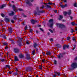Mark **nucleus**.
<instances>
[{
    "mask_svg": "<svg viewBox=\"0 0 77 77\" xmlns=\"http://www.w3.org/2000/svg\"><path fill=\"white\" fill-rule=\"evenodd\" d=\"M49 23L48 25L51 29H53V19H51L49 20Z\"/></svg>",
    "mask_w": 77,
    "mask_h": 77,
    "instance_id": "obj_1",
    "label": "nucleus"
},
{
    "mask_svg": "<svg viewBox=\"0 0 77 77\" xmlns=\"http://www.w3.org/2000/svg\"><path fill=\"white\" fill-rule=\"evenodd\" d=\"M71 67L72 69H74L75 68H77V63H72L71 65Z\"/></svg>",
    "mask_w": 77,
    "mask_h": 77,
    "instance_id": "obj_2",
    "label": "nucleus"
},
{
    "mask_svg": "<svg viewBox=\"0 0 77 77\" xmlns=\"http://www.w3.org/2000/svg\"><path fill=\"white\" fill-rule=\"evenodd\" d=\"M57 26H59L60 28H65L66 27V26L63 24L57 23Z\"/></svg>",
    "mask_w": 77,
    "mask_h": 77,
    "instance_id": "obj_3",
    "label": "nucleus"
},
{
    "mask_svg": "<svg viewBox=\"0 0 77 77\" xmlns=\"http://www.w3.org/2000/svg\"><path fill=\"white\" fill-rule=\"evenodd\" d=\"M65 53H60V55L57 56V57H58V59H60L61 57H63V55H65Z\"/></svg>",
    "mask_w": 77,
    "mask_h": 77,
    "instance_id": "obj_4",
    "label": "nucleus"
},
{
    "mask_svg": "<svg viewBox=\"0 0 77 77\" xmlns=\"http://www.w3.org/2000/svg\"><path fill=\"white\" fill-rule=\"evenodd\" d=\"M44 12V11H43L42 10L41 11H40L38 12V13H37L36 12H35L34 14L35 15H40V13H43Z\"/></svg>",
    "mask_w": 77,
    "mask_h": 77,
    "instance_id": "obj_5",
    "label": "nucleus"
},
{
    "mask_svg": "<svg viewBox=\"0 0 77 77\" xmlns=\"http://www.w3.org/2000/svg\"><path fill=\"white\" fill-rule=\"evenodd\" d=\"M14 51L16 53H18L20 52V50L17 48H14Z\"/></svg>",
    "mask_w": 77,
    "mask_h": 77,
    "instance_id": "obj_6",
    "label": "nucleus"
},
{
    "mask_svg": "<svg viewBox=\"0 0 77 77\" xmlns=\"http://www.w3.org/2000/svg\"><path fill=\"white\" fill-rule=\"evenodd\" d=\"M26 3L29 5V6H31L32 5V3L30 2V1L29 0H26Z\"/></svg>",
    "mask_w": 77,
    "mask_h": 77,
    "instance_id": "obj_7",
    "label": "nucleus"
},
{
    "mask_svg": "<svg viewBox=\"0 0 77 77\" xmlns=\"http://www.w3.org/2000/svg\"><path fill=\"white\" fill-rule=\"evenodd\" d=\"M26 59H27V60H29V59H30L31 58L30 57V55L29 54H27Z\"/></svg>",
    "mask_w": 77,
    "mask_h": 77,
    "instance_id": "obj_8",
    "label": "nucleus"
},
{
    "mask_svg": "<svg viewBox=\"0 0 77 77\" xmlns=\"http://www.w3.org/2000/svg\"><path fill=\"white\" fill-rule=\"evenodd\" d=\"M66 48H69V45H65L63 46V49L64 50H65V49Z\"/></svg>",
    "mask_w": 77,
    "mask_h": 77,
    "instance_id": "obj_9",
    "label": "nucleus"
},
{
    "mask_svg": "<svg viewBox=\"0 0 77 77\" xmlns=\"http://www.w3.org/2000/svg\"><path fill=\"white\" fill-rule=\"evenodd\" d=\"M12 8L13 9V10L14 11H15V12H17V11H16V9H17V8H16V7L14 5H13Z\"/></svg>",
    "mask_w": 77,
    "mask_h": 77,
    "instance_id": "obj_10",
    "label": "nucleus"
},
{
    "mask_svg": "<svg viewBox=\"0 0 77 77\" xmlns=\"http://www.w3.org/2000/svg\"><path fill=\"white\" fill-rule=\"evenodd\" d=\"M14 61H19V59L18 58V57H17V56H15L14 57Z\"/></svg>",
    "mask_w": 77,
    "mask_h": 77,
    "instance_id": "obj_11",
    "label": "nucleus"
},
{
    "mask_svg": "<svg viewBox=\"0 0 77 77\" xmlns=\"http://www.w3.org/2000/svg\"><path fill=\"white\" fill-rule=\"evenodd\" d=\"M54 73L55 74H57L58 76H60V72H54Z\"/></svg>",
    "mask_w": 77,
    "mask_h": 77,
    "instance_id": "obj_12",
    "label": "nucleus"
},
{
    "mask_svg": "<svg viewBox=\"0 0 77 77\" xmlns=\"http://www.w3.org/2000/svg\"><path fill=\"white\" fill-rule=\"evenodd\" d=\"M60 6L61 8H65V7H66V6H67V5L65 4L64 5H60Z\"/></svg>",
    "mask_w": 77,
    "mask_h": 77,
    "instance_id": "obj_13",
    "label": "nucleus"
},
{
    "mask_svg": "<svg viewBox=\"0 0 77 77\" xmlns=\"http://www.w3.org/2000/svg\"><path fill=\"white\" fill-rule=\"evenodd\" d=\"M31 23L33 24H34L36 22H37L36 20H32L31 21Z\"/></svg>",
    "mask_w": 77,
    "mask_h": 77,
    "instance_id": "obj_14",
    "label": "nucleus"
},
{
    "mask_svg": "<svg viewBox=\"0 0 77 77\" xmlns=\"http://www.w3.org/2000/svg\"><path fill=\"white\" fill-rule=\"evenodd\" d=\"M8 32L9 33H11L12 32V28L10 27L9 29Z\"/></svg>",
    "mask_w": 77,
    "mask_h": 77,
    "instance_id": "obj_15",
    "label": "nucleus"
},
{
    "mask_svg": "<svg viewBox=\"0 0 77 77\" xmlns=\"http://www.w3.org/2000/svg\"><path fill=\"white\" fill-rule=\"evenodd\" d=\"M11 13H10L9 14V15L10 16H13V15H14L15 14V13L13 11H11Z\"/></svg>",
    "mask_w": 77,
    "mask_h": 77,
    "instance_id": "obj_16",
    "label": "nucleus"
},
{
    "mask_svg": "<svg viewBox=\"0 0 77 77\" xmlns=\"http://www.w3.org/2000/svg\"><path fill=\"white\" fill-rule=\"evenodd\" d=\"M46 54H47V55H48L49 56L51 55V52H50V51H48V52H46Z\"/></svg>",
    "mask_w": 77,
    "mask_h": 77,
    "instance_id": "obj_17",
    "label": "nucleus"
},
{
    "mask_svg": "<svg viewBox=\"0 0 77 77\" xmlns=\"http://www.w3.org/2000/svg\"><path fill=\"white\" fill-rule=\"evenodd\" d=\"M6 6V5H2L0 6V9H3L4 7H5Z\"/></svg>",
    "mask_w": 77,
    "mask_h": 77,
    "instance_id": "obj_18",
    "label": "nucleus"
},
{
    "mask_svg": "<svg viewBox=\"0 0 77 77\" xmlns=\"http://www.w3.org/2000/svg\"><path fill=\"white\" fill-rule=\"evenodd\" d=\"M13 19H14V20H18V17H17V15H15L13 17Z\"/></svg>",
    "mask_w": 77,
    "mask_h": 77,
    "instance_id": "obj_19",
    "label": "nucleus"
},
{
    "mask_svg": "<svg viewBox=\"0 0 77 77\" xmlns=\"http://www.w3.org/2000/svg\"><path fill=\"white\" fill-rule=\"evenodd\" d=\"M67 14H68L69 15H70L71 14V11L69 10L68 12H67Z\"/></svg>",
    "mask_w": 77,
    "mask_h": 77,
    "instance_id": "obj_20",
    "label": "nucleus"
},
{
    "mask_svg": "<svg viewBox=\"0 0 77 77\" xmlns=\"http://www.w3.org/2000/svg\"><path fill=\"white\" fill-rule=\"evenodd\" d=\"M5 21L7 23H8V22H9V19L8 18H6L5 19Z\"/></svg>",
    "mask_w": 77,
    "mask_h": 77,
    "instance_id": "obj_21",
    "label": "nucleus"
},
{
    "mask_svg": "<svg viewBox=\"0 0 77 77\" xmlns=\"http://www.w3.org/2000/svg\"><path fill=\"white\" fill-rule=\"evenodd\" d=\"M33 46L34 48H36V46H38V44H36V43H35L33 45Z\"/></svg>",
    "mask_w": 77,
    "mask_h": 77,
    "instance_id": "obj_22",
    "label": "nucleus"
},
{
    "mask_svg": "<svg viewBox=\"0 0 77 77\" xmlns=\"http://www.w3.org/2000/svg\"><path fill=\"white\" fill-rule=\"evenodd\" d=\"M19 57L20 58H23L24 57V56L22 54H21L19 55Z\"/></svg>",
    "mask_w": 77,
    "mask_h": 77,
    "instance_id": "obj_23",
    "label": "nucleus"
},
{
    "mask_svg": "<svg viewBox=\"0 0 77 77\" xmlns=\"http://www.w3.org/2000/svg\"><path fill=\"white\" fill-rule=\"evenodd\" d=\"M59 17H60V18L59 19V20H62V19L63 18V16H61L60 15L59 16Z\"/></svg>",
    "mask_w": 77,
    "mask_h": 77,
    "instance_id": "obj_24",
    "label": "nucleus"
},
{
    "mask_svg": "<svg viewBox=\"0 0 77 77\" xmlns=\"http://www.w3.org/2000/svg\"><path fill=\"white\" fill-rule=\"evenodd\" d=\"M44 8V5H42V6L40 7V9H43Z\"/></svg>",
    "mask_w": 77,
    "mask_h": 77,
    "instance_id": "obj_25",
    "label": "nucleus"
},
{
    "mask_svg": "<svg viewBox=\"0 0 77 77\" xmlns=\"http://www.w3.org/2000/svg\"><path fill=\"white\" fill-rule=\"evenodd\" d=\"M57 48H60V47H61V46L60 45L58 44L57 45Z\"/></svg>",
    "mask_w": 77,
    "mask_h": 77,
    "instance_id": "obj_26",
    "label": "nucleus"
},
{
    "mask_svg": "<svg viewBox=\"0 0 77 77\" xmlns=\"http://www.w3.org/2000/svg\"><path fill=\"white\" fill-rule=\"evenodd\" d=\"M72 26H75V22H73L72 23Z\"/></svg>",
    "mask_w": 77,
    "mask_h": 77,
    "instance_id": "obj_27",
    "label": "nucleus"
},
{
    "mask_svg": "<svg viewBox=\"0 0 77 77\" xmlns=\"http://www.w3.org/2000/svg\"><path fill=\"white\" fill-rule=\"evenodd\" d=\"M45 7H46L47 8H51L50 6L48 5H47L46 6H45Z\"/></svg>",
    "mask_w": 77,
    "mask_h": 77,
    "instance_id": "obj_28",
    "label": "nucleus"
},
{
    "mask_svg": "<svg viewBox=\"0 0 77 77\" xmlns=\"http://www.w3.org/2000/svg\"><path fill=\"white\" fill-rule=\"evenodd\" d=\"M18 72H15L14 73H13V75H18Z\"/></svg>",
    "mask_w": 77,
    "mask_h": 77,
    "instance_id": "obj_29",
    "label": "nucleus"
},
{
    "mask_svg": "<svg viewBox=\"0 0 77 77\" xmlns=\"http://www.w3.org/2000/svg\"><path fill=\"white\" fill-rule=\"evenodd\" d=\"M39 69H42V65H40L39 66Z\"/></svg>",
    "mask_w": 77,
    "mask_h": 77,
    "instance_id": "obj_30",
    "label": "nucleus"
},
{
    "mask_svg": "<svg viewBox=\"0 0 77 77\" xmlns=\"http://www.w3.org/2000/svg\"><path fill=\"white\" fill-rule=\"evenodd\" d=\"M34 53H35V49H34V50L32 51V54L34 55Z\"/></svg>",
    "mask_w": 77,
    "mask_h": 77,
    "instance_id": "obj_31",
    "label": "nucleus"
},
{
    "mask_svg": "<svg viewBox=\"0 0 77 77\" xmlns=\"http://www.w3.org/2000/svg\"><path fill=\"white\" fill-rule=\"evenodd\" d=\"M77 3H75L74 4V7H75L76 8H77Z\"/></svg>",
    "mask_w": 77,
    "mask_h": 77,
    "instance_id": "obj_32",
    "label": "nucleus"
},
{
    "mask_svg": "<svg viewBox=\"0 0 77 77\" xmlns=\"http://www.w3.org/2000/svg\"><path fill=\"white\" fill-rule=\"evenodd\" d=\"M54 64L55 65L57 64V61H56V60H54Z\"/></svg>",
    "mask_w": 77,
    "mask_h": 77,
    "instance_id": "obj_33",
    "label": "nucleus"
},
{
    "mask_svg": "<svg viewBox=\"0 0 77 77\" xmlns=\"http://www.w3.org/2000/svg\"><path fill=\"white\" fill-rule=\"evenodd\" d=\"M6 67H7V68H9V69H10V66H9V65H6Z\"/></svg>",
    "mask_w": 77,
    "mask_h": 77,
    "instance_id": "obj_34",
    "label": "nucleus"
},
{
    "mask_svg": "<svg viewBox=\"0 0 77 77\" xmlns=\"http://www.w3.org/2000/svg\"><path fill=\"white\" fill-rule=\"evenodd\" d=\"M48 30L49 31H50V32H51V33H53V32L52 30H51V29H49Z\"/></svg>",
    "mask_w": 77,
    "mask_h": 77,
    "instance_id": "obj_35",
    "label": "nucleus"
},
{
    "mask_svg": "<svg viewBox=\"0 0 77 77\" xmlns=\"http://www.w3.org/2000/svg\"><path fill=\"white\" fill-rule=\"evenodd\" d=\"M74 32V29H71V33H73Z\"/></svg>",
    "mask_w": 77,
    "mask_h": 77,
    "instance_id": "obj_36",
    "label": "nucleus"
},
{
    "mask_svg": "<svg viewBox=\"0 0 77 77\" xmlns=\"http://www.w3.org/2000/svg\"><path fill=\"white\" fill-rule=\"evenodd\" d=\"M26 44H30V43H29V42L28 40H27L26 42Z\"/></svg>",
    "mask_w": 77,
    "mask_h": 77,
    "instance_id": "obj_37",
    "label": "nucleus"
},
{
    "mask_svg": "<svg viewBox=\"0 0 77 77\" xmlns=\"http://www.w3.org/2000/svg\"><path fill=\"white\" fill-rule=\"evenodd\" d=\"M1 16L3 18L5 17V14H1Z\"/></svg>",
    "mask_w": 77,
    "mask_h": 77,
    "instance_id": "obj_38",
    "label": "nucleus"
},
{
    "mask_svg": "<svg viewBox=\"0 0 77 77\" xmlns=\"http://www.w3.org/2000/svg\"><path fill=\"white\" fill-rule=\"evenodd\" d=\"M66 14H68L67 12H65L64 13V15H66Z\"/></svg>",
    "mask_w": 77,
    "mask_h": 77,
    "instance_id": "obj_39",
    "label": "nucleus"
},
{
    "mask_svg": "<svg viewBox=\"0 0 77 77\" xmlns=\"http://www.w3.org/2000/svg\"><path fill=\"white\" fill-rule=\"evenodd\" d=\"M18 10L19 11H23V10L21 8H19Z\"/></svg>",
    "mask_w": 77,
    "mask_h": 77,
    "instance_id": "obj_40",
    "label": "nucleus"
},
{
    "mask_svg": "<svg viewBox=\"0 0 77 77\" xmlns=\"http://www.w3.org/2000/svg\"><path fill=\"white\" fill-rule=\"evenodd\" d=\"M3 44L4 45H7V43L5 42H3Z\"/></svg>",
    "mask_w": 77,
    "mask_h": 77,
    "instance_id": "obj_41",
    "label": "nucleus"
},
{
    "mask_svg": "<svg viewBox=\"0 0 77 77\" xmlns=\"http://www.w3.org/2000/svg\"><path fill=\"white\" fill-rule=\"evenodd\" d=\"M50 41L51 42H53V39L52 38H51L50 40Z\"/></svg>",
    "mask_w": 77,
    "mask_h": 77,
    "instance_id": "obj_42",
    "label": "nucleus"
},
{
    "mask_svg": "<svg viewBox=\"0 0 77 77\" xmlns=\"http://www.w3.org/2000/svg\"><path fill=\"white\" fill-rule=\"evenodd\" d=\"M27 26H26L25 28V30H26L27 29Z\"/></svg>",
    "mask_w": 77,
    "mask_h": 77,
    "instance_id": "obj_43",
    "label": "nucleus"
},
{
    "mask_svg": "<svg viewBox=\"0 0 77 77\" xmlns=\"http://www.w3.org/2000/svg\"><path fill=\"white\" fill-rule=\"evenodd\" d=\"M70 39H71V38H70V37H67V40L68 41H69V40H70Z\"/></svg>",
    "mask_w": 77,
    "mask_h": 77,
    "instance_id": "obj_44",
    "label": "nucleus"
},
{
    "mask_svg": "<svg viewBox=\"0 0 77 77\" xmlns=\"http://www.w3.org/2000/svg\"><path fill=\"white\" fill-rule=\"evenodd\" d=\"M48 4L49 5H53V3H50V2H48Z\"/></svg>",
    "mask_w": 77,
    "mask_h": 77,
    "instance_id": "obj_45",
    "label": "nucleus"
},
{
    "mask_svg": "<svg viewBox=\"0 0 77 77\" xmlns=\"http://www.w3.org/2000/svg\"><path fill=\"white\" fill-rule=\"evenodd\" d=\"M12 72H13V71H9L8 72V73L9 74H12Z\"/></svg>",
    "mask_w": 77,
    "mask_h": 77,
    "instance_id": "obj_46",
    "label": "nucleus"
},
{
    "mask_svg": "<svg viewBox=\"0 0 77 77\" xmlns=\"http://www.w3.org/2000/svg\"><path fill=\"white\" fill-rule=\"evenodd\" d=\"M40 29L41 31H42V32H44V30H43V29L41 28H40Z\"/></svg>",
    "mask_w": 77,
    "mask_h": 77,
    "instance_id": "obj_47",
    "label": "nucleus"
},
{
    "mask_svg": "<svg viewBox=\"0 0 77 77\" xmlns=\"http://www.w3.org/2000/svg\"><path fill=\"white\" fill-rule=\"evenodd\" d=\"M1 60L2 62H4V61H5V59H2Z\"/></svg>",
    "mask_w": 77,
    "mask_h": 77,
    "instance_id": "obj_48",
    "label": "nucleus"
},
{
    "mask_svg": "<svg viewBox=\"0 0 77 77\" xmlns=\"http://www.w3.org/2000/svg\"><path fill=\"white\" fill-rule=\"evenodd\" d=\"M11 23H14V20H11Z\"/></svg>",
    "mask_w": 77,
    "mask_h": 77,
    "instance_id": "obj_49",
    "label": "nucleus"
},
{
    "mask_svg": "<svg viewBox=\"0 0 77 77\" xmlns=\"http://www.w3.org/2000/svg\"><path fill=\"white\" fill-rule=\"evenodd\" d=\"M54 12H55V13H57V11L56 10H55L54 11Z\"/></svg>",
    "mask_w": 77,
    "mask_h": 77,
    "instance_id": "obj_50",
    "label": "nucleus"
},
{
    "mask_svg": "<svg viewBox=\"0 0 77 77\" xmlns=\"http://www.w3.org/2000/svg\"><path fill=\"white\" fill-rule=\"evenodd\" d=\"M3 37L4 38V39H6V36H4Z\"/></svg>",
    "mask_w": 77,
    "mask_h": 77,
    "instance_id": "obj_51",
    "label": "nucleus"
},
{
    "mask_svg": "<svg viewBox=\"0 0 77 77\" xmlns=\"http://www.w3.org/2000/svg\"><path fill=\"white\" fill-rule=\"evenodd\" d=\"M36 33H37V34H38V33H39V32H38V31L36 30Z\"/></svg>",
    "mask_w": 77,
    "mask_h": 77,
    "instance_id": "obj_52",
    "label": "nucleus"
},
{
    "mask_svg": "<svg viewBox=\"0 0 77 77\" xmlns=\"http://www.w3.org/2000/svg\"><path fill=\"white\" fill-rule=\"evenodd\" d=\"M69 17H70V19L71 20H72V18H73V17H72L70 16Z\"/></svg>",
    "mask_w": 77,
    "mask_h": 77,
    "instance_id": "obj_53",
    "label": "nucleus"
},
{
    "mask_svg": "<svg viewBox=\"0 0 77 77\" xmlns=\"http://www.w3.org/2000/svg\"><path fill=\"white\" fill-rule=\"evenodd\" d=\"M42 62H45V59H43L42 60Z\"/></svg>",
    "mask_w": 77,
    "mask_h": 77,
    "instance_id": "obj_54",
    "label": "nucleus"
},
{
    "mask_svg": "<svg viewBox=\"0 0 77 77\" xmlns=\"http://www.w3.org/2000/svg\"><path fill=\"white\" fill-rule=\"evenodd\" d=\"M75 60H77V57H76L75 58Z\"/></svg>",
    "mask_w": 77,
    "mask_h": 77,
    "instance_id": "obj_55",
    "label": "nucleus"
},
{
    "mask_svg": "<svg viewBox=\"0 0 77 77\" xmlns=\"http://www.w3.org/2000/svg\"><path fill=\"white\" fill-rule=\"evenodd\" d=\"M33 31V30H32V29H30V31L31 32Z\"/></svg>",
    "mask_w": 77,
    "mask_h": 77,
    "instance_id": "obj_56",
    "label": "nucleus"
},
{
    "mask_svg": "<svg viewBox=\"0 0 77 77\" xmlns=\"http://www.w3.org/2000/svg\"><path fill=\"white\" fill-rule=\"evenodd\" d=\"M29 71H32V69H29Z\"/></svg>",
    "mask_w": 77,
    "mask_h": 77,
    "instance_id": "obj_57",
    "label": "nucleus"
},
{
    "mask_svg": "<svg viewBox=\"0 0 77 77\" xmlns=\"http://www.w3.org/2000/svg\"><path fill=\"white\" fill-rule=\"evenodd\" d=\"M57 75H54V77H56V76Z\"/></svg>",
    "mask_w": 77,
    "mask_h": 77,
    "instance_id": "obj_58",
    "label": "nucleus"
},
{
    "mask_svg": "<svg viewBox=\"0 0 77 77\" xmlns=\"http://www.w3.org/2000/svg\"><path fill=\"white\" fill-rule=\"evenodd\" d=\"M42 54L43 56H44V55H45V53H44V52H43Z\"/></svg>",
    "mask_w": 77,
    "mask_h": 77,
    "instance_id": "obj_59",
    "label": "nucleus"
},
{
    "mask_svg": "<svg viewBox=\"0 0 77 77\" xmlns=\"http://www.w3.org/2000/svg\"><path fill=\"white\" fill-rule=\"evenodd\" d=\"M38 27H41V25H38Z\"/></svg>",
    "mask_w": 77,
    "mask_h": 77,
    "instance_id": "obj_60",
    "label": "nucleus"
},
{
    "mask_svg": "<svg viewBox=\"0 0 77 77\" xmlns=\"http://www.w3.org/2000/svg\"><path fill=\"white\" fill-rule=\"evenodd\" d=\"M73 41H75V38H73L72 39Z\"/></svg>",
    "mask_w": 77,
    "mask_h": 77,
    "instance_id": "obj_61",
    "label": "nucleus"
},
{
    "mask_svg": "<svg viewBox=\"0 0 77 77\" xmlns=\"http://www.w3.org/2000/svg\"><path fill=\"white\" fill-rule=\"evenodd\" d=\"M64 2H67V0H65L64 1Z\"/></svg>",
    "mask_w": 77,
    "mask_h": 77,
    "instance_id": "obj_62",
    "label": "nucleus"
},
{
    "mask_svg": "<svg viewBox=\"0 0 77 77\" xmlns=\"http://www.w3.org/2000/svg\"><path fill=\"white\" fill-rule=\"evenodd\" d=\"M36 51H38V49L37 48H36Z\"/></svg>",
    "mask_w": 77,
    "mask_h": 77,
    "instance_id": "obj_63",
    "label": "nucleus"
},
{
    "mask_svg": "<svg viewBox=\"0 0 77 77\" xmlns=\"http://www.w3.org/2000/svg\"><path fill=\"white\" fill-rule=\"evenodd\" d=\"M7 48H8V47H6L5 48V49H7Z\"/></svg>",
    "mask_w": 77,
    "mask_h": 77,
    "instance_id": "obj_64",
    "label": "nucleus"
}]
</instances>
